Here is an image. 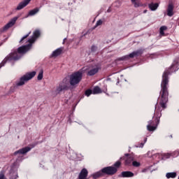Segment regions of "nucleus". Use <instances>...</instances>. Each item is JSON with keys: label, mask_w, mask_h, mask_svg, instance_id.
I'll list each match as a JSON object with an SVG mask.
<instances>
[{"label": "nucleus", "mask_w": 179, "mask_h": 179, "mask_svg": "<svg viewBox=\"0 0 179 179\" xmlns=\"http://www.w3.org/2000/svg\"><path fill=\"white\" fill-rule=\"evenodd\" d=\"M92 52H96L97 51V46L93 45L91 48Z\"/></svg>", "instance_id": "obj_31"}, {"label": "nucleus", "mask_w": 179, "mask_h": 179, "mask_svg": "<svg viewBox=\"0 0 179 179\" xmlns=\"http://www.w3.org/2000/svg\"><path fill=\"white\" fill-rule=\"evenodd\" d=\"M87 174H89V171H87V169H83L78 176L79 179H87Z\"/></svg>", "instance_id": "obj_13"}, {"label": "nucleus", "mask_w": 179, "mask_h": 179, "mask_svg": "<svg viewBox=\"0 0 179 179\" xmlns=\"http://www.w3.org/2000/svg\"><path fill=\"white\" fill-rule=\"evenodd\" d=\"M17 20V17H14L11 19V20L6 24L4 27H3L1 29H0L1 33H5V31H7L10 29V27H13V26H15V24L16 23V21Z\"/></svg>", "instance_id": "obj_7"}, {"label": "nucleus", "mask_w": 179, "mask_h": 179, "mask_svg": "<svg viewBox=\"0 0 179 179\" xmlns=\"http://www.w3.org/2000/svg\"><path fill=\"white\" fill-rule=\"evenodd\" d=\"M92 93L93 94H99L101 93V89H100L99 86H96L94 87Z\"/></svg>", "instance_id": "obj_22"}, {"label": "nucleus", "mask_w": 179, "mask_h": 179, "mask_svg": "<svg viewBox=\"0 0 179 179\" xmlns=\"http://www.w3.org/2000/svg\"><path fill=\"white\" fill-rule=\"evenodd\" d=\"M164 30H167V27L166 26H162L159 29V33L161 36H164Z\"/></svg>", "instance_id": "obj_23"}, {"label": "nucleus", "mask_w": 179, "mask_h": 179, "mask_svg": "<svg viewBox=\"0 0 179 179\" xmlns=\"http://www.w3.org/2000/svg\"><path fill=\"white\" fill-rule=\"evenodd\" d=\"M62 54V48H57L55 51H53L52 54V57H58Z\"/></svg>", "instance_id": "obj_18"}, {"label": "nucleus", "mask_w": 179, "mask_h": 179, "mask_svg": "<svg viewBox=\"0 0 179 179\" xmlns=\"http://www.w3.org/2000/svg\"><path fill=\"white\" fill-rule=\"evenodd\" d=\"M30 34H31V31H29L27 35L24 36L20 41V43H23L25 39L27 38V37H29Z\"/></svg>", "instance_id": "obj_24"}, {"label": "nucleus", "mask_w": 179, "mask_h": 179, "mask_svg": "<svg viewBox=\"0 0 179 179\" xmlns=\"http://www.w3.org/2000/svg\"><path fill=\"white\" fill-rule=\"evenodd\" d=\"M83 78V71H78L69 76V84L72 87H76Z\"/></svg>", "instance_id": "obj_4"}, {"label": "nucleus", "mask_w": 179, "mask_h": 179, "mask_svg": "<svg viewBox=\"0 0 179 179\" xmlns=\"http://www.w3.org/2000/svg\"><path fill=\"white\" fill-rule=\"evenodd\" d=\"M0 179H5V175L0 173Z\"/></svg>", "instance_id": "obj_32"}, {"label": "nucleus", "mask_w": 179, "mask_h": 179, "mask_svg": "<svg viewBox=\"0 0 179 179\" xmlns=\"http://www.w3.org/2000/svg\"><path fill=\"white\" fill-rule=\"evenodd\" d=\"M40 11V8H35L33 10H31L29 12V16H34V15H36V13H38V12Z\"/></svg>", "instance_id": "obj_20"}, {"label": "nucleus", "mask_w": 179, "mask_h": 179, "mask_svg": "<svg viewBox=\"0 0 179 179\" xmlns=\"http://www.w3.org/2000/svg\"><path fill=\"white\" fill-rule=\"evenodd\" d=\"M36 71L27 73L25 75H24L20 78L19 81H17L15 83V86H23L24 83L29 82V80H31V79H33L34 76H36Z\"/></svg>", "instance_id": "obj_5"}, {"label": "nucleus", "mask_w": 179, "mask_h": 179, "mask_svg": "<svg viewBox=\"0 0 179 179\" xmlns=\"http://www.w3.org/2000/svg\"><path fill=\"white\" fill-rule=\"evenodd\" d=\"M118 169L114 166H106L102 169L101 171L94 173L92 175L93 178L97 179L100 178V177H104V176H114Z\"/></svg>", "instance_id": "obj_3"}, {"label": "nucleus", "mask_w": 179, "mask_h": 179, "mask_svg": "<svg viewBox=\"0 0 179 179\" xmlns=\"http://www.w3.org/2000/svg\"><path fill=\"white\" fill-rule=\"evenodd\" d=\"M131 2L134 5V8H140V6H142V3L138 0H131Z\"/></svg>", "instance_id": "obj_19"}, {"label": "nucleus", "mask_w": 179, "mask_h": 179, "mask_svg": "<svg viewBox=\"0 0 179 179\" xmlns=\"http://www.w3.org/2000/svg\"><path fill=\"white\" fill-rule=\"evenodd\" d=\"M174 6L171 3L169 4L168 8H167V15L168 16H173L174 15Z\"/></svg>", "instance_id": "obj_16"}, {"label": "nucleus", "mask_w": 179, "mask_h": 179, "mask_svg": "<svg viewBox=\"0 0 179 179\" xmlns=\"http://www.w3.org/2000/svg\"><path fill=\"white\" fill-rule=\"evenodd\" d=\"M101 24H103V20H99L96 22L95 27H98V26H101Z\"/></svg>", "instance_id": "obj_30"}, {"label": "nucleus", "mask_w": 179, "mask_h": 179, "mask_svg": "<svg viewBox=\"0 0 179 179\" xmlns=\"http://www.w3.org/2000/svg\"><path fill=\"white\" fill-rule=\"evenodd\" d=\"M152 127H156V118L155 117V120H150L148 121V124Z\"/></svg>", "instance_id": "obj_26"}, {"label": "nucleus", "mask_w": 179, "mask_h": 179, "mask_svg": "<svg viewBox=\"0 0 179 179\" xmlns=\"http://www.w3.org/2000/svg\"><path fill=\"white\" fill-rule=\"evenodd\" d=\"M31 0H24L22 2H20L18 6L16 8L17 10H22L23 8H26L27 6L28 3H30V1Z\"/></svg>", "instance_id": "obj_11"}, {"label": "nucleus", "mask_w": 179, "mask_h": 179, "mask_svg": "<svg viewBox=\"0 0 179 179\" xmlns=\"http://www.w3.org/2000/svg\"><path fill=\"white\" fill-rule=\"evenodd\" d=\"M38 80H41L43 79V71H41L37 77Z\"/></svg>", "instance_id": "obj_29"}, {"label": "nucleus", "mask_w": 179, "mask_h": 179, "mask_svg": "<svg viewBox=\"0 0 179 179\" xmlns=\"http://www.w3.org/2000/svg\"><path fill=\"white\" fill-rule=\"evenodd\" d=\"M30 48H31V43H30L28 45L18 48L17 52H12L4 58V59L0 64V68L5 66V64H6V62H10V61H17L18 59H20V55H19V54H26V52H27Z\"/></svg>", "instance_id": "obj_2"}, {"label": "nucleus", "mask_w": 179, "mask_h": 179, "mask_svg": "<svg viewBox=\"0 0 179 179\" xmlns=\"http://www.w3.org/2000/svg\"><path fill=\"white\" fill-rule=\"evenodd\" d=\"M178 26H179V18H178Z\"/></svg>", "instance_id": "obj_34"}, {"label": "nucleus", "mask_w": 179, "mask_h": 179, "mask_svg": "<svg viewBox=\"0 0 179 179\" xmlns=\"http://www.w3.org/2000/svg\"><path fill=\"white\" fill-rule=\"evenodd\" d=\"M178 154H179V150H178Z\"/></svg>", "instance_id": "obj_36"}, {"label": "nucleus", "mask_w": 179, "mask_h": 179, "mask_svg": "<svg viewBox=\"0 0 179 179\" xmlns=\"http://www.w3.org/2000/svg\"><path fill=\"white\" fill-rule=\"evenodd\" d=\"M64 82L65 80H63V81L59 84V86L56 88V93H61L63 90H68L69 89L66 83Z\"/></svg>", "instance_id": "obj_8"}, {"label": "nucleus", "mask_w": 179, "mask_h": 179, "mask_svg": "<svg viewBox=\"0 0 179 179\" xmlns=\"http://www.w3.org/2000/svg\"><path fill=\"white\" fill-rule=\"evenodd\" d=\"M108 12L110 13V10H108Z\"/></svg>", "instance_id": "obj_35"}, {"label": "nucleus", "mask_w": 179, "mask_h": 179, "mask_svg": "<svg viewBox=\"0 0 179 179\" xmlns=\"http://www.w3.org/2000/svg\"><path fill=\"white\" fill-rule=\"evenodd\" d=\"M145 171H146V169H143V170L142 171V173H145Z\"/></svg>", "instance_id": "obj_33"}, {"label": "nucleus", "mask_w": 179, "mask_h": 179, "mask_svg": "<svg viewBox=\"0 0 179 179\" xmlns=\"http://www.w3.org/2000/svg\"><path fill=\"white\" fill-rule=\"evenodd\" d=\"M121 174H122V177H123V178H129L134 177V176H135L134 174V173H132L131 171H122Z\"/></svg>", "instance_id": "obj_15"}, {"label": "nucleus", "mask_w": 179, "mask_h": 179, "mask_svg": "<svg viewBox=\"0 0 179 179\" xmlns=\"http://www.w3.org/2000/svg\"><path fill=\"white\" fill-rule=\"evenodd\" d=\"M40 31L38 30H36L33 36L31 38H29L27 43H29L30 44H33V43H34L36 41V40H37V38H38V37H40Z\"/></svg>", "instance_id": "obj_10"}, {"label": "nucleus", "mask_w": 179, "mask_h": 179, "mask_svg": "<svg viewBox=\"0 0 179 179\" xmlns=\"http://www.w3.org/2000/svg\"><path fill=\"white\" fill-rule=\"evenodd\" d=\"M142 54H143V51L142 50H138L130 53L129 55L120 57L119 61H125L127 59H129V58H135V57H139V55H142Z\"/></svg>", "instance_id": "obj_6"}, {"label": "nucleus", "mask_w": 179, "mask_h": 179, "mask_svg": "<svg viewBox=\"0 0 179 179\" xmlns=\"http://www.w3.org/2000/svg\"><path fill=\"white\" fill-rule=\"evenodd\" d=\"M174 64H172L169 70L164 72L162 75V80L161 83V91L158 98V103L155 105L154 118H156L155 126L147 125V129L149 132H153L157 129V125L160 124V118L162 117V111L167 108V101H169V75L173 72L171 69Z\"/></svg>", "instance_id": "obj_1"}, {"label": "nucleus", "mask_w": 179, "mask_h": 179, "mask_svg": "<svg viewBox=\"0 0 179 179\" xmlns=\"http://www.w3.org/2000/svg\"><path fill=\"white\" fill-rule=\"evenodd\" d=\"M131 165L134 167H139V166H141V162H136V161H133Z\"/></svg>", "instance_id": "obj_28"}, {"label": "nucleus", "mask_w": 179, "mask_h": 179, "mask_svg": "<svg viewBox=\"0 0 179 179\" xmlns=\"http://www.w3.org/2000/svg\"><path fill=\"white\" fill-rule=\"evenodd\" d=\"M99 69L100 68L99 67H95L94 69H90L87 73V76H94V75H96V73L99 72Z\"/></svg>", "instance_id": "obj_14"}, {"label": "nucleus", "mask_w": 179, "mask_h": 179, "mask_svg": "<svg viewBox=\"0 0 179 179\" xmlns=\"http://www.w3.org/2000/svg\"><path fill=\"white\" fill-rule=\"evenodd\" d=\"M93 91L92 90H87L85 92V95L87 96V97H89V96H90V94H92Z\"/></svg>", "instance_id": "obj_27"}, {"label": "nucleus", "mask_w": 179, "mask_h": 179, "mask_svg": "<svg viewBox=\"0 0 179 179\" xmlns=\"http://www.w3.org/2000/svg\"><path fill=\"white\" fill-rule=\"evenodd\" d=\"M31 150V148L30 147H25L24 148L20 149L17 151H15L14 152L15 156L16 155H25V153H27V152H30Z\"/></svg>", "instance_id": "obj_12"}, {"label": "nucleus", "mask_w": 179, "mask_h": 179, "mask_svg": "<svg viewBox=\"0 0 179 179\" xmlns=\"http://www.w3.org/2000/svg\"><path fill=\"white\" fill-rule=\"evenodd\" d=\"M166 178H176L177 177V173L170 172L166 174Z\"/></svg>", "instance_id": "obj_21"}, {"label": "nucleus", "mask_w": 179, "mask_h": 179, "mask_svg": "<svg viewBox=\"0 0 179 179\" xmlns=\"http://www.w3.org/2000/svg\"><path fill=\"white\" fill-rule=\"evenodd\" d=\"M124 156V165L132 166V163L134 162V157H132L129 154H125Z\"/></svg>", "instance_id": "obj_9"}, {"label": "nucleus", "mask_w": 179, "mask_h": 179, "mask_svg": "<svg viewBox=\"0 0 179 179\" xmlns=\"http://www.w3.org/2000/svg\"><path fill=\"white\" fill-rule=\"evenodd\" d=\"M148 7L150 9V10H156L159 8V3H151L148 4Z\"/></svg>", "instance_id": "obj_17"}, {"label": "nucleus", "mask_w": 179, "mask_h": 179, "mask_svg": "<svg viewBox=\"0 0 179 179\" xmlns=\"http://www.w3.org/2000/svg\"><path fill=\"white\" fill-rule=\"evenodd\" d=\"M115 169H117V170H118V169H120V167H121V161H117L115 164H114V166Z\"/></svg>", "instance_id": "obj_25"}]
</instances>
